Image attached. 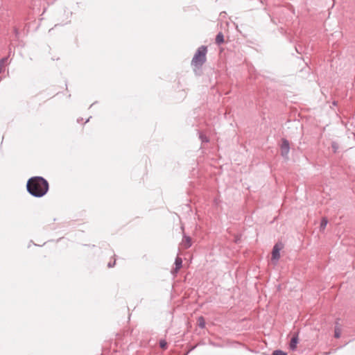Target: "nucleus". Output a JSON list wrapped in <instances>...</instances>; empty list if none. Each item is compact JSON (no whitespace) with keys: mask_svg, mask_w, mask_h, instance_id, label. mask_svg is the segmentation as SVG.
Here are the masks:
<instances>
[{"mask_svg":"<svg viewBox=\"0 0 355 355\" xmlns=\"http://www.w3.org/2000/svg\"><path fill=\"white\" fill-rule=\"evenodd\" d=\"M27 191L35 198L43 197L48 192V181L41 176H34L28 179L26 184Z\"/></svg>","mask_w":355,"mask_h":355,"instance_id":"1","label":"nucleus"},{"mask_svg":"<svg viewBox=\"0 0 355 355\" xmlns=\"http://www.w3.org/2000/svg\"><path fill=\"white\" fill-rule=\"evenodd\" d=\"M207 53V47L204 45L200 46L195 53L191 60V65L194 67L193 70L196 74L200 75L197 71L201 69L202 65L205 63Z\"/></svg>","mask_w":355,"mask_h":355,"instance_id":"2","label":"nucleus"},{"mask_svg":"<svg viewBox=\"0 0 355 355\" xmlns=\"http://www.w3.org/2000/svg\"><path fill=\"white\" fill-rule=\"evenodd\" d=\"M284 245L281 242L277 243L272 248V260L277 261L280 258V250L283 248Z\"/></svg>","mask_w":355,"mask_h":355,"instance_id":"3","label":"nucleus"},{"mask_svg":"<svg viewBox=\"0 0 355 355\" xmlns=\"http://www.w3.org/2000/svg\"><path fill=\"white\" fill-rule=\"evenodd\" d=\"M280 148L282 156L284 158H287L290 151V144L286 139L283 138L282 139Z\"/></svg>","mask_w":355,"mask_h":355,"instance_id":"4","label":"nucleus"},{"mask_svg":"<svg viewBox=\"0 0 355 355\" xmlns=\"http://www.w3.org/2000/svg\"><path fill=\"white\" fill-rule=\"evenodd\" d=\"M180 245L184 249L189 248L192 245L191 238L189 236H187L186 234H184Z\"/></svg>","mask_w":355,"mask_h":355,"instance_id":"5","label":"nucleus"},{"mask_svg":"<svg viewBox=\"0 0 355 355\" xmlns=\"http://www.w3.org/2000/svg\"><path fill=\"white\" fill-rule=\"evenodd\" d=\"M175 268L172 270V274H176L178 270L182 268V259L180 257H177L175 260Z\"/></svg>","mask_w":355,"mask_h":355,"instance_id":"6","label":"nucleus"},{"mask_svg":"<svg viewBox=\"0 0 355 355\" xmlns=\"http://www.w3.org/2000/svg\"><path fill=\"white\" fill-rule=\"evenodd\" d=\"M297 343H298V334H296L293 335V336L292 337V338L291 340V342L289 344L290 349L293 351L295 350L297 348Z\"/></svg>","mask_w":355,"mask_h":355,"instance_id":"7","label":"nucleus"},{"mask_svg":"<svg viewBox=\"0 0 355 355\" xmlns=\"http://www.w3.org/2000/svg\"><path fill=\"white\" fill-rule=\"evenodd\" d=\"M224 42V35L221 32H219L216 37V44L220 45Z\"/></svg>","mask_w":355,"mask_h":355,"instance_id":"8","label":"nucleus"},{"mask_svg":"<svg viewBox=\"0 0 355 355\" xmlns=\"http://www.w3.org/2000/svg\"><path fill=\"white\" fill-rule=\"evenodd\" d=\"M198 322L200 328L203 329L205 327V321L202 316L198 318Z\"/></svg>","mask_w":355,"mask_h":355,"instance_id":"9","label":"nucleus"},{"mask_svg":"<svg viewBox=\"0 0 355 355\" xmlns=\"http://www.w3.org/2000/svg\"><path fill=\"white\" fill-rule=\"evenodd\" d=\"M328 220L326 218H322L320 222V230H324L327 225Z\"/></svg>","mask_w":355,"mask_h":355,"instance_id":"10","label":"nucleus"},{"mask_svg":"<svg viewBox=\"0 0 355 355\" xmlns=\"http://www.w3.org/2000/svg\"><path fill=\"white\" fill-rule=\"evenodd\" d=\"M199 137H200V140L202 141V142L207 143L209 141L208 137L202 133H200Z\"/></svg>","mask_w":355,"mask_h":355,"instance_id":"11","label":"nucleus"},{"mask_svg":"<svg viewBox=\"0 0 355 355\" xmlns=\"http://www.w3.org/2000/svg\"><path fill=\"white\" fill-rule=\"evenodd\" d=\"M159 344V347L162 349H166L167 347V343L165 340H160Z\"/></svg>","mask_w":355,"mask_h":355,"instance_id":"12","label":"nucleus"},{"mask_svg":"<svg viewBox=\"0 0 355 355\" xmlns=\"http://www.w3.org/2000/svg\"><path fill=\"white\" fill-rule=\"evenodd\" d=\"M272 355H287V354L282 350L276 349L272 352Z\"/></svg>","mask_w":355,"mask_h":355,"instance_id":"13","label":"nucleus"},{"mask_svg":"<svg viewBox=\"0 0 355 355\" xmlns=\"http://www.w3.org/2000/svg\"><path fill=\"white\" fill-rule=\"evenodd\" d=\"M334 336L336 338H338L340 337V330L339 327H335Z\"/></svg>","mask_w":355,"mask_h":355,"instance_id":"14","label":"nucleus"},{"mask_svg":"<svg viewBox=\"0 0 355 355\" xmlns=\"http://www.w3.org/2000/svg\"><path fill=\"white\" fill-rule=\"evenodd\" d=\"M8 60V58L7 57H5V58H3L0 60V69L2 70V68L3 67V65L5 64V63L6 62V61Z\"/></svg>","mask_w":355,"mask_h":355,"instance_id":"15","label":"nucleus"},{"mask_svg":"<svg viewBox=\"0 0 355 355\" xmlns=\"http://www.w3.org/2000/svg\"><path fill=\"white\" fill-rule=\"evenodd\" d=\"M13 31H14V34H15V37H18L19 35V32L18 28L15 27Z\"/></svg>","mask_w":355,"mask_h":355,"instance_id":"16","label":"nucleus"},{"mask_svg":"<svg viewBox=\"0 0 355 355\" xmlns=\"http://www.w3.org/2000/svg\"><path fill=\"white\" fill-rule=\"evenodd\" d=\"M115 263H116V261H114V262H112V263L110 262V263H108L107 266H108V268H112L115 265Z\"/></svg>","mask_w":355,"mask_h":355,"instance_id":"17","label":"nucleus"},{"mask_svg":"<svg viewBox=\"0 0 355 355\" xmlns=\"http://www.w3.org/2000/svg\"><path fill=\"white\" fill-rule=\"evenodd\" d=\"M335 324H336V326H335V327H338V325H339V319H337V320H336V322H335Z\"/></svg>","mask_w":355,"mask_h":355,"instance_id":"18","label":"nucleus"},{"mask_svg":"<svg viewBox=\"0 0 355 355\" xmlns=\"http://www.w3.org/2000/svg\"><path fill=\"white\" fill-rule=\"evenodd\" d=\"M81 121H83V119H77L78 123H80Z\"/></svg>","mask_w":355,"mask_h":355,"instance_id":"19","label":"nucleus"},{"mask_svg":"<svg viewBox=\"0 0 355 355\" xmlns=\"http://www.w3.org/2000/svg\"><path fill=\"white\" fill-rule=\"evenodd\" d=\"M89 119H87V121H86L85 123L88 122V121H89Z\"/></svg>","mask_w":355,"mask_h":355,"instance_id":"20","label":"nucleus"},{"mask_svg":"<svg viewBox=\"0 0 355 355\" xmlns=\"http://www.w3.org/2000/svg\"><path fill=\"white\" fill-rule=\"evenodd\" d=\"M1 72V70L0 69V73Z\"/></svg>","mask_w":355,"mask_h":355,"instance_id":"21","label":"nucleus"}]
</instances>
